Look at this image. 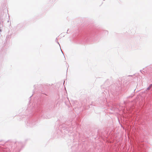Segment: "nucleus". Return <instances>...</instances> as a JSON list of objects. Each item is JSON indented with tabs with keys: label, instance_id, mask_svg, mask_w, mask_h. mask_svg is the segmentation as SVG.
<instances>
[{
	"label": "nucleus",
	"instance_id": "nucleus-1",
	"mask_svg": "<svg viewBox=\"0 0 152 152\" xmlns=\"http://www.w3.org/2000/svg\"><path fill=\"white\" fill-rule=\"evenodd\" d=\"M151 87V86H150V87L148 88V89H149Z\"/></svg>",
	"mask_w": 152,
	"mask_h": 152
},
{
	"label": "nucleus",
	"instance_id": "nucleus-2",
	"mask_svg": "<svg viewBox=\"0 0 152 152\" xmlns=\"http://www.w3.org/2000/svg\"><path fill=\"white\" fill-rule=\"evenodd\" d=\"M0 31H1V30H0Z\"/></svg>",
	"mask_w": 152,
	"mask_h": 152
}]
</instances>
